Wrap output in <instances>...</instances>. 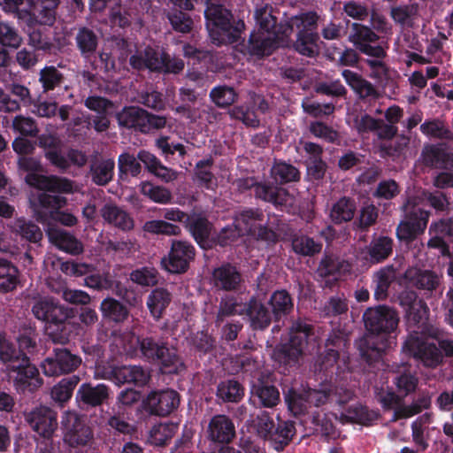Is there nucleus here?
Instances as JSON below:
<instances>
[{
	"label": "nucleus",
	"mask_w": 453,
	"mask_h": 453,
	"mask_svg": "<svg viewBox=\"0 0 453 453\" xmlns=\"http://www.w3.org/2000/svg\"><path fill=\"white\" fill-rule=\"evenodd\" d=\"M257 27L250 37V50L253 55H269L276 47L288 46L291 41L293 29L297 30L296 50L311 57L318 51L316 32L319 17L315 12H306L291 18L289 23L281 24L275 30V19L272 8L267 4L257 8L255 12Z\"/></svg>",
	"instance_id": "1"
},
{
	"label": "nucleus",
	"mask_w": 453,
	"mask_h": 453,
	"mask_svg": "<svg viewBox=\"0 0 453 453\" xmlns=\"http://www.w3.org/2000/svg\"><path fill=\"white\" fill-rule=\"evenodd\" d=\"M364 320L368 333L360 340L358 348L363 357L372 361L395 343L392 334L397 327L399 318L393 309L378 306L368 309Z\"/></svg>",
	"instance_id": "2"
},
{
	"label": "nucleus",
	"mask_w": 453,
	"mask_h": 453,
	"mask_svg": "<svg viewBox=\"0 0 453 453\" xmlns=\"http://www.w3.org/2000/svg\"><path fill=\"white\" fill-rule=\"evenodd\" d=\"M261 214L253 211H245L236 216L233 227H226L219 236L221 245H226L235 237L243 234H251L257 239L273 241L275 234L273 231L263 226Z\"/></svg>",
	"instance_id": "3"
},
{
	"label": "nucleus",
	"mask_w": 453,
	"mask_h": 453,
	"mask_svg": "<svg viewBox=\"0 0 453 453\" xmlns=\"http://www.w3.org/2000/svg\"><path fill=\"white\" fill-rule=\"evenodd\" d=\"M18 165L19 169L28 173L25 180L29 186L39 190L36 195L42 190L63 193L74 191L73 183L67 179L39 174L38 172H42V169L40 161L36 158L21 157Z\"/></svg>",
	"instance_id": "4"
},
{
	"label": "nucleus",
	"mask_w": 453,
	"mask_h": 453,
	"mask_svg": "<svg viewBox=\"0 0 453 453\" xmlns=\"http://www.w3.org/2000/svg\"><path fill=\"white\" fill-rule=\"evenodd\" d=\"M204 16L210 37L215 44L230 43L237 40L239 29L233 26L228 10L211 4L204 11Z\"/></svg>",
	"instance_id": "5"
},
{
	"label": "nucleus",
	"mask_w": 453,
	"mask_h": 453,
	"mask_svg": "<svg viewBox=\"0 0 453 453\" xmlns=\"http://www.w3.org/2000/svg\"><path fill=\"white\" fill-rule=\"evenodd\" d=\"M29 201L37 220L43 224L46 223L48 217L55 219L68 226L77 223V219L73 214L56 211L65 204V199L62 197L39 193L38 195L32 194Z\"/></svg>",
	"instance_id": "6"
},
{
	"label": "nucleus",
	"mask_w": 453,
	"mask_h": 453,
	"mask_svg": "<svg viewBox=\"0 0 453 453\" xmlns=\"http://www.w3.org/2000/svg\"><path fill=\"white\" fill-rule=\"evenodd\" d=\"M403 351L420 360L425 366L435 367L442 360L436 340L413 329L403 344Z\"/></svg>",
	"instance_id": "7"
},
{
	"label": "nucleus",
	"mask_w": 453,
	"mask_h": 453,
	"mask_svg": "<svg viewBox=\"0 0 453 453\" xmlns=\"http://www.w3.org/2000/svg\"><path fill=\"white\" fill-rule=\"evenodd\" d=\"M130 64L135 69L147 68L150 71L169 73H178L184 68V62L181 59L171 58L165 52L158 53L150 47H147L143 52L132 56Z\"/></svg>",
	"instance_id": "8"
},
{
	"label": "nucleus",
	"mask_w": 453,
	"mask_h": 453,
	"mask_svg": "<svg viewBox=\"0 0 453 453\" xmlns=\"http://www.w3.org/2000/svg\"><path fill=\"white\" fill-rule=\"evenodd\" d=\"M29 9L19 10V6L23 0H4V10L6 12H18L19 19L27 18V22L32 24V16L38 19V22L44 25H52L55 20V9L58 5L57 0H27Z\"/></svg>",
	"instance_id": "9"
},
{
	"label": "nucleus",
	"mask_w": 453,
	"mask_h": 453,
	"mask_svg": "<svg viewBox=\"0 0 453 453\" xmlns=\"http://www.w3.org/2000/svg\"><path fill=\"white\" fill-rule=\"evenodd\" d=\"M309 334L310 327L307 324L301 321L295 322L290 328L288 342L274 350L273 357L284 364L296 361L304 351Z\"/></svg>",
	"instance_id": "10"
},
{
	"label": "nucleus",
	"mask_w": 453,
	"mask_h": 453,
	"mask_svg": "<svg viewBox=\"0 0 453 453\" xmlns=\"http://www.w3.org/2000/svg\"><path fill=\"white\" fill-rule=\"evenodd\" d=\"M64 441L71 447L85 446L93 439V432L86 418L66 411L62 418Z\"/></svg>",
	"instance_id": "11"
},
{
	"label": "nucleus",
	"mask_w": 453,
	"mask_h": 453,
	"mask_svg": "<svg viewBox=\"0 0 453 453\" xmlns=\"http://www.w3.org/2000/svg\"><path fill=\"white\" fill-rule=\"evenodd\" d=\"M6 371L19 390L34 391L42 384L37 368L30 364L27 357H22L18 364L9 365Z\"/></svg>",
	"instance_id": "12"
},
{
	"label": "nucleus",
	"mask_w": 453,
	"mask_h": 453,
	"mask_svg": "<svg viewBox=\"0 0 453 453\" xmlns=\"http://www.w3.org/2000/svg\"><path fill=\"white\" fill-rule=\"evenodd\" d=\"M115 344L119 346L123 352L130 356H136L139 352L148 358L155 360L159 357V350L165 346L157 345L151 339L140 340L131 332L124 333L115 338Z\"/></svg>",
	"instance_id": "13"
},
{
	"label": "nucleus",
	"mask_w": 453,
	"mask_h": 453,
	"mask_svg": "<svg viewBox=\"0 0 453 453\" xmlns=\"http://www.w3.org/2000/svg\"><path fill=\"white\" fill-rule=\"evenodd\" d=\"M403 210L408 219L399 224L396 229V235L400 240L411 241L424 232L429 215L427 211L414 209L411 202H408L403 206Z\"/></svg>",
	"instance_id": "14"
},
{
	"label": "nucleus",
	"mask_w": 453,
	"mask_h": 453,
	"mask_svg": "<svg viewBox=\"0 0 453 453\" xmlns=\"http://www.w3.org/2000/svg\"><path fill=\"white\" fill-rule=\"evenodd\" d=\"M194 247L187 242L173 241L169 255L161 261L163 267L172 273H184L194 258Z\"/></svg>",
	"instance_id": "15"
},
{
	"label": "nucleus",
	"mask_w": 453,
	"mask_h": 453,
	"mask_svg": "<svg viewBox=\"0 0 453 453\" xmlns=\"http://www.w3.org/2000/svg\"><path fill=\"white\" fill-rule=\"evenodd\" d=\"M400 304L406 311L407 320L410 328L417 326L418 329H424L426 326L428 308L413 291H403L399 296Z\"/></svg>",
	"instance_id": "16"
},
{
	"label": "nucleus",
	"mask_w": 453,
	"mask_h": 453,
	"mask_svg": "<svg viewBox=\"0 0 453 453\" xmlns=\"http://www.w3.org/2000/svg\"><path fill=\"white\" fill-rule=\"evenodd\" d=\"M96 377L110 379L118 384L133 383L137 386H143L148 382L150 374L141 366L130 365L117 367L103 373H100L99 369L96 368Z\"/></svg>",
	"instance_id": "17"
},
{
	"label": "nucleus",
	"mask_w": 453,
	"mask_h": 453,
	"mask_svg": "<svg viewBox=\"0 0 453 453\" xmlns=\"http://www.w3.org/2000/svg\"><path fill=\"white\" fill-rule=\"evenodd\" d=\"M27 420L35 432L45 438H50L58 426L56 412L45 406L29 412Z\"/></svg>",
	"instance_id": "18"
},
{
	"label": "nucleus",
	"mask_w": 453,
	"mask_h": 453,
	"mask_svg": "<svg viewBox=\"0 0 453 453\" xmlns=\"http://www.w3.org/2000/svg\"><path fill=\"white\" fill-rule=\"evenodd\" d=\"M33 314L39 320L59 324L68 316V311L50 297L38 299L32 308Z\"/></svg>",
	"instance_id": "19"
},
{
	"label": "nucleus",
	"mask_w": 453,
	"mask_h": 453,
	"mask_svg": "<svg viewBox=\"0 0 453 453\" xmlns=\"http://www.w3.org/2000/svg\"><path fill=\"white\" fill-rule=\"evenodd\" d=\"M178 394L173 390L152 392L147 397L146 404L151 413L165 416L171 413L179 405Z\"/></svg>",
	"instance_id": "20"
},
{
	"label": "nucleus",
	"mask_w": 453,
	"mask_h": 453,
	"mask_svg": "<svg viewBox=\"0 0 453 453\" xmlns=\"http://www.w3.org/2000/svg\"><path fill=\"white\" fill-rule=\"evenodd\" d=\"M208 436L213 441L229 442L234 436V426L225 415L214 416L208 425Z\"/></svg>",
	"instance_id": "21"
},
{
	"label": "nucleus",
	"mask_w": 453,
	"mask_h": 453,
	"mask_svg": "<svg viewBox=\"0 0 453 453\" xmlns=\"http://www.w3.org/2000/svg\"><path fill=\"white\" fill-rule=\"evenodd\" d=\"M46 231L50 242L59 250L72 255H78L83 251L81 242L67 232L51 226H48Z\"/></svg>",
	"instance_id": "22"
},
{
	"label": "nucleus",
	"mask_w": 453,
	"mask_h": 453,
	"mask_svg": "<svg viewBox=\"0 0 453 453\" xmlns=\"http://www.w3.org/2000/svg\"><path fill=\"white\" fill-rule=\"evenodd\" d=\"M212 280L214 285L225 290L235 289L241 283V275L235 267L226 265L214 270Z\"/></svg>",
	"instance_id": "23"
},
{
	"label": "nucleus",
	"mask_w": 453,
	"mask_h": 453,
	"mask_svg": "<svg viewBox=\"0 0 453 453\" xmlns=\"http://www.w3.org/2000/svg\"><path fill=\"white\" fill-rule=\"evenodd\" d=\"M405 279L413 286L426 290L434 289L440 282V277L434 272L414 267L406 271Z\"/></svg>",
	"instance_id": "24"
},
{
	"label": "nucleus",
	"mask_w": 453,
	"mask_h": 453,
	"mask_svg": "<svg viewBox=\"0 0 453 453\" xmlns=\"http://www.w3.org/2000/svg\"><path fill=\"white\" fill-rule=\"evenodd\" d=\"M119 125L127 127H134L146 133L145 121L148 119V112L138 107L124 108L117 115Z\"/></svg>",
	"instance_id": "25"
},
{
	"label": "nucleus",
	"mask_w": 453,
	"mask_h": 453,
	"mask_svg": "<svg viewBox=\"0 0 453 453\" xmlns=\"http://www.w3.org/2000/svg\"><path fill=\"white\" fill-rule=\"evenodd\" d=\"M256 195L265 201L271 202L274 204L283 206H292L294 198L282 188H272L266 185H257L255 188Z\"/></svg>",
	"instance_id": "26"
},
{
	"label": "nucleus",
	"mask_w": 453,
	"mask_h": 453,
	"mask_svg": "<svg viewBox=\"0 0 453 453\" xmlns=\"http://www.w3.org/2000/svg\"><path fill=\"white\" fill-rule=\"evenodd\" d=\"M104 219L122 230H130L134 227L133 219L122 209L106 204L101 211Z\"/></svg>",
	"instance_id": "27"
},
{
	"label": "nucleus",
	"mask_w": 453,
	"mask_h": 453,
	"mask_svg": "<svg viewBox=\"0 0 453 453\" xmlns=\"http://www.w3.org/2000/svg\"><path fill=\"white\" fill-rule=\"evenodd\" d=\"M422 157L426 165L453 170V153L435 146H427L424 149Z\"/></svg>",
	"instance_id": "28"
},
{
	"label": "nucleus",
	"mask_w": 453,
	"mask_h": 453,
	"mask_svg": "<svg viewBox=\"0 0 453 453\" xmlns=\"http://www.w3.org/2000/svg\"><path fill=\"white\" fill-rule=\"evenodd\" d=\"M77 397L88 404L99 405L108 397V388L104 384L92 387L85 383L77 391Z\"/></svg>",
	"instance_id": "29"
},
{
	"label": "nucleus",
	"mask_w": 453,
	"mask_h": 453,
	"mask_svg": "<svg viewBox=\"0 0 453 453\" xmlns=\"http://www.w3.org/2000/svg\"><path fill=\"white\" fill-rule=\"evenodd\" d=\"M246 315L255 329H263L271 323V314L266 308L257 300L252 299L248 303Z\"/></svg>",
	"instance_id": "30"
},
{
	"label": "nucleus",
	"mask_w": 453,
	"mask_h": 453,
	"mask_svg": "<svg viewBox=\"0 0 453 453\" xmlns=\"http://www.w3.org/2000/svg\"><path fill=\"white\" fill-rule=\"evenodd\" d=\"M378 414L373 411H368L361 404H356L349 408L346 412L342 413L339 419L341 422H353L362 425H368L377 419Z\"/></svg>",
	"instance_id": "31"
},
{
	"label": "nucleus",
	"mask_w": 453,
	"mask_h": 453,
	"mask_svg": "<svg viewBox=\"0 0 453 453\" xmlns=\"http://www.w3.org/2000/svg\"><path fill=\"white\" fill-rule=\"evenodd\" d=\"M430 233L433 234V237L429 240L428 246L439 249L442 255H449V248L443 238L446 235L451 234L449 223L444 220L434 223L430 227Z\"/></svg>",
	"instance_id": "32"
},
{
	"label": "nucleus",
	"mask_w": 453,
	"mask_h": 453,
	"mask_svg": "<svg viewBox=\"0 0 453 453\" xmlns=\"http://www.w3.org/2000/svg\"><path fill=\"white\" fill-rule=\"evenodd\" d=\"M100 310L104 318L115 322L124 321L128 315L127 308L121 303L111 297L103 300Z\"/></svg>",
	"instance_id": "33"
},
{
	"label": "nucleus",
	"mask_w": 453,
	"mask_h": 453,
	"mask_svg": "<svg viewBox=\"0 0 453 453\" xmlns=\"http://www.w3.org/2000/svg\"><path fill=\"white\" fill-rule=\"evenodd\" d=\"M18 269L5 259H0V292L13 290L18 284Z\"/></svg>",
	"instance_id": "34"
},
{
	"label": "nucleus",
	"mask_w": 453,
	"mask_h": 453,
	"mask_svg": "<svg viewBox=\"0 0 453 453\" xmlns=\"http://www.w3.org/2000/svg\"><path fill=\"white\" fill-rule=\"evenodd\" d=\"M170 294L164 288H157L151 292L148 297L147 305L151 315L158 319L161 317L163 311L170 303Z\"/></svg>",
	"instance_id": "35"
},
{
	"label": "nucleus",
	"mask_w": 453,
	"mask_h": 453,
	"mask_svg": "<svg viewBox=\"0 0 453 453\" xmlns=\"http://www.w3.org/2000/svg\"><path fill=\"white\" fill-rule=\"evenodd\" d=\"M160 369L165 373H175L182 370L183 364L177 356L174 349H169L165 346L159 350Z\"/></svg>",
	"instance_id": "36"
},
{
	"label": "nucleus",
	"mask_w": 453,
	"mask_h": 453,
	"mask_svg": "<svg viewBox=\"0 0 453 453\" xmlns=\"http://www.w3.org/2000/svg\"><path fill=\"white\" fill-rule=\"evenodd\" d=\"M342 76L360 97H367L375 94V90L371 83L363 80L357 73L349 70H344Z\"/></svg>",
	"instance_id": "37"
},
{
	"label": "nucleus",
	"mask_w": 453,
	"mask_h": 453,
	"mask_svg": "<svg viewBox=\"0 0 453 453\" xmlns=\"http://www.w3.org/2000/svg\"><path fill=\"white\" fill-rule=\"evenodd\" d=\"M356 206L352 201L345 197L337 201L330 213V217L335 223L349 221L354 217Z\"/></svg>",
	"instance_id": "38"
},
{
	"label": "nucleus",
	"mask_w": 453,
	"mask_h": 453,
	"mask_svg": "<svg viewBox=\"0 0 453 453\" xmlns=\"http://www.w3.org/2000/svg\"><path fill=\"white\" fill-rule=\"evenodd\" d=\"M114 161L105 159L96 162L91 166L92 180L97 185H105L113 175Z\"/></svg>",
	"instance_id": "39"
},
{
	"label": "nucleus",
	"mask_w": 453,
	"mask_h": 453,
	"mask_svg": "<svg viewBox=\"0 0 453 453\" xmlns=\"http://www.w3.org/2000/svg\"><path fill=\"white\" fill-rule=\"evenodd\" d=\"M188 226L196 242L203 247V242L209 238L211 234L209 222L201 216L193 215L188 219Z\"/></svg>",
	"instance_id": "40"
},
{
	"label": "nucleus",
	"mask_w": 453,
	"mask_h": 453,
	"mask_svg": "<svg viewBox=\"0 0 453 453\" xmlns=\"http://www.w3.org/2000/svg\"><path fill=\"white\" fill-rule=\"evenodd\" d=\"M79 382L78 376L65 378L61 380L51 389V397L55 402L64 403L68 401L73 394V391Z\"/></svg>",
	"instance_id": "41"
},
{
	"label": "nucleus",
	"mask_w": 453,
	"mask_h": 453,
	"mask_svg": "<svg viewBox=\"0 0 453 453\" xmlns=\"http://www.w3.org/2000/svg\"><path fill=\"white\" fill-rule=\"evenodd\" d=\"M395 277V273L393 267H385L376 273L374 276V296L376 299L382 300L387 296L388 287Z\"/></svg>",
	"instance_id": "42"
},
{
	"label": "nucleus",
	"mask_w": 453,
	"mask_h": 453,
	"mask_svg": "<svg viewBox=\"0 0 453 453\" xmlns=\"http://www.w3.org/2000/svg\"><path fill=\"white\" fill-rule=\"evenodd\" d=\"M177 426L173 423H160L150 432V441L156 446L165 445L176 433Z\"/></svg>",
	"instance_id": "43"
},
{
	"label": "nucleus",
	"mask_w": 453,
	"mask_h": 453,
	"mask_svg": "<svg viewBox=\"0 0 453 453\" xmlns=\"http://www.w3.org/2000/svg\"><path fill=\"white\" fill-rule=\"evenodd\" d=\"M12 230L29 242H37L42 237L41 229L34 223L18 219L12 226Z\"/></svg>",
	"instance_id": "44"
},
{
	"label": "nucleus",
	"mask_w": 453,
	"mask_h": 453,
	"mask_svg": "<svg viewBox=\"0 0 453 453\" xmlns=\"http://www.w3.org/2000/svg\"><path fill=\"white\" fill-rule=\"evenodd\" d=\"M25 354H20L7 338L6 334L0 333V360L6 365L18 364Z\"/></svg>",
	"instance_id": "45"
},
{
	"label": "nucleus",
	"mask_w": 453,
	"mask_h": 453,
	"mask_svg": "<svg viewBox=\"0 0 453 453\" xmlns=\"http://www.w3.org/2000/svg\"><path fill=\"white\" fill-rule=\"evenodd\" d=\"M217 395L223 401L238 402L243 395V389L235 380H227L218 387Z\"/></svg>",
	"instance_id": "46"
},
{
	"label": "nucleus",
	"mask_w": 453,
	"mask_h": 453,
	"mask_svg": "<svg viewBox=\"0 0 453 453\" xmlns=\"http://www.w3.org/2000/svg\"><path fill=\"white\" fill-rule=\"evenodd\" d=\"M272 176L275 181L286 183L295 181L299 179L298 170L291 165L286 163H276L272 168Z\"/></svg>",
	"instance_id": "47"
},
{
	"label": "nucleus",
	"mask_w": 453,
	"mask_h": 453,
	"mask_svg": "<svg viewBox=\"0 0 453 453\" xmlns=\"http://www.w3.org/2000/svg\"><path fill=\"white\" fill-rule=\"evenodd\" d=\"M392 239L380 237L371 243L369 254L374 262H380L392 252Z\"/></svg>",
	"instance_id": "48"
},
{
	"label": "nucleus",
	"mask_w": 453,
	"mask_h": 453,
	"mask_svg": "<svg viewBox=\"0 0 453 453\" xmlns=\"http://www.w3.org/2000/svg\"><path fill=\"white\" fill-rule=\"evenodd\" d=\"M257 434L265 439L273 436L274 423L266 411H260L251 424Z\"/></svg>",
	"instance_id": "49"
},
{
	"label": "nucleus",
	"mask_w": 453,
	"mask_h": 453,
	"mask_svg": "<svg viewBox=\"0 0 453 453\" xmlns=\"http://www.w3.org/2000/svg\"><path fill=\"white\" fill-rule=\"evenodd\" d=\"M141 192L151 201L158 203H167L172 198L168 189L163 187L154 186L150 182L141 183Z\"/></svg>",
	"instance_id": "50"
},
{
	"label": "nucleus",
	"mask_w": 453,
	"mask_h": 453,
	"mask_svg": "<svg viewBox=\"0 0 453 453\" xmlns=\"http://www.w3.org/2000/svg\"><path fill=\"white\" fill-rule=\"evenodd\" d=\"M377 39V35L369 27L357 23L353 24L349 40L357 46V49L362 47L364 44L375 42Z\"/></svg>",
	"instance_id": "51"
},
{
	"label": "nucleus",
	"mask_w": 453,
	"mask_h": 453,
	"mask_svg": "<svg viewBox=\"0 0 453 453\" xmlns=\"http://www.w3.org/2000/svg\"><path fill=\"white\" fill-rule=\"evenodd\" d=\"M285 400L288 403L289 411L294 415H300L303 413L308 409V407L311 406L310 400L306 395V391L303 393L289 391L286 395Z\"/></svg>",
	"instance_id": "52"
},
{
	"label": "nucleus",
	"mask_w": 453,
	"mask_h": 453,
	"mask_svg": "<svg viewBox=\"0 0 453 453\" xmlns=\"http://www.w3.org/2000/svg\"><path fill=\"white\" fill-rule=\"evenodd\" d=\"M248 304L238 303L234 297H226L222 299L218 314V321L223 320L226 316L246 314Z\"/></svg>",
	"instance_id": "53"
},
{
	"label": "nucleus",
	"mask_w": 453,
	"mask_h": 453,
	"mask_svg": "<svg viewBox=\"0 0 453 453\" xmlns=\"http://www.w3.org/2000/svg\"><path fill=\"white\" fill-rule=\"evenodd\" d=\"M292 246L295 252L303 256H312L321 250V244L308 236L296 237L292 242Z\"/></svg>",
	"instance_id": "54"
},
{
	"label": "nucleus",
	"mask_w": 453,
	"mask_h": 453,
	"mask_svg": "<svg viewBox=\"0 0 453 453\" xmlns=\"http://www.w3.org/2000/svg\"><path fill=\"white\" fill-rule=\"evenodd\" d=\"M270 303L276 317L288 313L293 308L289 295L283 290L275 292L270 299Z\"/></svg>",
	"instance_id": "55"
},
{
	"label": "nucleus",
	"mask_w": 453,
	"mask_h": 453,
	"mask_svg": "<svg viewBox=\"0 0 453 453\" xmlns=\"http://www.w3.org/2000/svg\"><path fill=\"white\" fill-rule=\"evenodd\" d=\"M143 230L150 234H164L168 235H177L180 232L178 226L164 220L147 221L143 226Z\"/></svg>",
	"instance_id": "56"
},
{
	"label": "nucleus",
	"mask_w": 453,
	"mask_h": 453,
	"mask_svg": "<svg viewBox=\"0 0 453 453\" xmlns=\"http://www.w3.org/2000/svg\"><path fill=\"white\" fill-rule=\"evenodd\" d=\"M210 96L218 106L226 107L234 102L236 94L232 88L219 86L211 91Z\"/></svg>",
	"instance_id": "57"
},
{
	"label": "nucleus",
	"mask_w": 453,
	"mask_h": 453,
	"mask_svg": "<svg viewBox=\"0 0 453 453\" xmlns=\"http://www.w3.org/2000/svg\"><path fill=\"white\" fill-rule=\"evenodd\" d=\"M211 165L209 160L200 161L196 164V179L197 182L208 189H213L217 185L216 178L208 170Z\"/></svg>",
	"instance_id": "58"
},
{
	"label": "nucleus",
	"mask_w": 453,
	"mask_h": 453,
	"mask_svg": "<svg viewBox=\"0 0 453 453\" xmlns=\"http://www.w3.org/2000/svg\"><path fill=\"white\" fill-rule=\"evenodd\" d=\"M57 354L62 364L63 374L75 371L81 364V358L66 349H57Z\"/></svg>",
	"instance_id": "59"
},
{
	"label": "nucleus",
	"mask_w": 453,
	"mask_h": 453,
	"mask_svg": "<svg viewBox=\"0 0 453 453\" xmlns=\"http://www.w3.org/2000/svg\"><path fill=\"white\" fill-rule=\"evenodd\" d=\"M417 14L414 5L394 8L391 12L393 19L402 26H411Z\"/></svg>",
	"instance_id": "60"
},
{
	"label": "nucleus",
	"mask_w": 453,
	"mask_h": 453,
	"mask_svg": "<svg viewBox=\"0 0 453 453\" xmlns=\"http://www.w3.org/2000/svg\"><path fill=\"white\" fill-rule=\"evenodd\" d=\"M256 395L259 398L261 404L265 407L272 408L280 401V393L273 386H262L257 388Z\"/></svg>",
	"instance_id": "61"
},
{
	"label": "nucleus",
	"mask_w": 453,
	"mask_h": 453,
	"mask_svg": "<svg viewBox=\"0 0 453 453\" xmlns=\"http://www.w3.org/2000/svg\"><path fill=\"white\" fill-rule=\"evenodd\" d=\"M349 267L348 264L340 262L336 257H326L321 261L319 271L321 274L337 275L348 271Z\"/></svg>",
	"instance_id": "62"
},
{
	"label": "nucleus",
	"mask_w": 453,
	"mask_h": 453,
	"mask_svg": "<svg viewBox=\"0 0 453 453\" xmlns=\"http://www.w3.org/2000/svg\"><path fill=\"white\" fill-rule=\"evenodd\" d=\"M20 42L21 38L15 29L6 23L0 22V43L2 45L17 48Z\"/></svg>",
	"instance_id": "63"
},
{
	"label": "nucleus",
	"mask_w": 453,
	"mask_h": 453,
	"mask_svg": "<svg viewBox=\"0 0 453 453\" xmlns=\"http://www.w3.org/2000/svg\"><path fill=\"white\" fill-rule=\"evenodd\" d=\"M130 279L132 281L142 286L154 285L157 282L155 270L147 267L133 271L130 274Z\"/></svg>",
	"instance_id": "64"
}]
</instances>
